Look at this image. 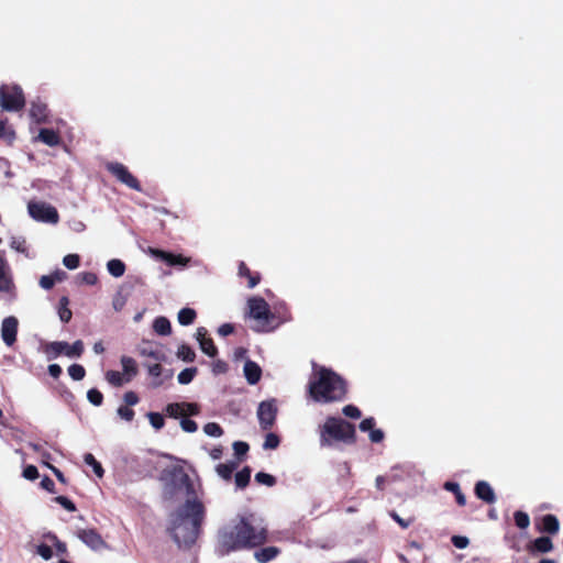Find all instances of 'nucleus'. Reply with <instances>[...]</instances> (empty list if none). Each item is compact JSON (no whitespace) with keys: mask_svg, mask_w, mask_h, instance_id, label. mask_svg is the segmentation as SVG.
Wrapping results in <instances>:
<instances>
[{"mask_svg":"<svg viewBox=\"0 0 563 563\" xmlns=\"http://www.w3.org/2000/svg\"><path fill=\"white\" fill-rule=\"evenodd\" d=\"M206 508L201 500L190 499L170 512L167 531L180 549H190L201 533Z\"/></svg>","mask_w":563,"mask_h":563,"instance_id":"1","label":"nucleus"},{"mask_svg":"<svg viewBox=\"0 0 563 563\" xmlns=\"http://www.w3.org/2000/svg\"><path fill=\"white\" fill-rule=\"evenodd\" d=\"M267 539L266 527L254 523L247 517H242L232 528L221 532L218 552L220 555H227L234 551L257 548L263 545Z\"/></svg>","mask_w":563,"mask_h":563,"instance_id":"2","label":"nucleus"},{"mask_svg":"<svg viewBox=\"0 0 563 563\" xmlns=\"http://www.w3.org/2000/svg\"><path fill=\"white\" fill-rule=\"evenodd\" d=\"M308 393L317 402H338L345 399L347 384L331 368L320 367L308 384Z\"/></svg>","mask_w":563,"mask_h":563,"instance_id":"3","label":"nucleus"},{"mask_svg":"<svg viewBox=\"0 0 563 563\" xmlns=\"http://www.w3.org/2000/svg\"><path fill=\"white\" fill-rule=\"evenodd\" d=\"M335 442L356 443L355 426L339 417H328L320 427V445L332 446Z\"/></svg>","mask_w":563,"mask_h":563,"instance_id":"4","label":"nucleus"},{"mask_svg":"<svg viewBox=\"0 0 563 563\" xmlns=\"http://www.w3.org/2000/svg\"><path fill=\"white\" fill-rule=\"evenodd\" d=\"M249 317L254 320L252 330L255 332H268L275 329V314L271 311L268 303L262 297H252L247 300Z\"/></svg>","mask_w":563,"mask_h":563,"instance_id":"5","label":"nucleus"},{"mask_svg":"<svg viewBox=\"0 0 563 563\" xmlns=\"http://www.w3.org/2000/svg\"><path fill=\"white\" fill-rule=\"evenodd\" d=\"M23 89L16 84L0 85V108L5 112H19L25 107Z\"/></svg>","mask_w":563,"mask_h":563,"instance_id":"6","label":"nucleus"},{"mask_svg":"<svg viewBox=\"0 0 563 563\" xmlns=\"http://www.w3.org/2000/svg\"><path fill=\"white\" fill-rule=\"evenodd\" d=\"M107 170L115 177V179L129 188L141 191L142 187L137 178L132 175L129 168L119 162H111L106 165Z\"/></svg>","mask_w":563,"mask_h":563,"instance_id":"7","label":"nucleus"},{"mask_svg":"<svg viewBox=\"0 0 563 563\" xmlns=\"http://www.w3.org/2000/svg\"><path fill=\"white\" fill-rule=\"evenodd\" d=\"M27 211L36 221L55 224L59 220L56 208L46 202L30 201L27 205Z\"/></svg>","mask_w":563,"mask_h":563,"instance_id":"8","label":"nucleus"},{"mask_svg":"<svg viewBox=\"0 0 563 563\" xmlns=\"http://www.w3.org/2000/svg\"><path fill=\"white\" fill-rule=\"evenodd\" d=\"M170 482L176 489L185 490L187 500L199 499L196 494L195 485L190 476L183 467H175L170 471Z\"/></svg>","mask_w":563,"mask_h":563,"instance_id":"9","label":"nucleus"},{"mask_svg":"<svg viewBox=\"0 0 563 563\" xmlns=\"http://www.w3.org/2000/svg\"><path fill=\"white\" fill-rule=\"evenodd\" d=\"M0 292L7 294L8 299L13 301L18 294L13 282L10 266L7 260L0 254Z\"/></svg>","mask_w":563,"mask_h":563,"instance_id":"10","label":"nucleus"},{"mask_svg":"<svg viewBox=\"0 0 563 563\" xmlns=\"http://www.w3.org/2000/svg\"><path fill=\"white\" fill-rule=\"evenodd\" d=\"M276 416L277 407L274 400H265L260 404L257 409V418L262 430H271L275 424Z\"/></svg>","mask_w":563,"mask_h":563,"instance_id":"11","label":"nucleus"},{"mask_svg":"<svg viewBox=\"0 0 563 563\" xmlns=\"http://www.w3.org/2000/svg\"><path fill=\"white\" fill-rule=\"evenodd\" d=\"M165 412L168 417L177 419L180 417L197 416L200 412V408L194 402H173L166 406Z\"/></svg>","mask_w":563,"mask_h":563,"instance_id":"12","label":"nucleus"},{"mask_svg":"<svg viewBox=\"0 0 563 563\" xmlns=\"http://www.w3.org/2000/svg\"><path fill=\"white\" fill-rule=\"evenodd\" d=\"M536 529L539 532L554 536L560 530V521L556 516L548 514L536 518Z\"/></svg>","mask_w":563,"mask_h":563,"instance_id":"13","label":"nucleus"},{"mask_svg":"<svg viewBox=\"0 0 563 563\" xmlns=\"http://www.w3.org/2000/svg\"><path fill=\"white\" fill-rule=\"evenodd\" d=\"M18 325H19L18 319L15 317H12V316L11 317H7L2 321L1 336H2L3 342L8 346L13 345L15 343V341H16Z\"/></svg>","mask_w":563,"mask_h":563,"instance_id":"14","label":"nucleus"},{"mask_svg":"<svg viewBox=\"0 0 563 563\" xmlns=\"http://www.w3.org/2000/svg\"><path fill=\"white\" fill-rule=\"evenodd\" d=\"M78 538L88 547L98 550L104 545V541L96 529H81L77 532Z\"/></svg>","mask_w":563,"mask_h":563,"instance_id":"15","label":"nucleus"},{"mask_svg":"<svg viewBox=\"0 0 563 563\" xmlns=\"http://www.w3.org/2000/svg\"><path fill=\"white\" fill-rule=\"evenodd\" d=\"M475 496L484 503L492 505L496 501V494L486 481H478L474 487Z\"/></svg>","mask_w":563,"mask_h":563,"instance_id":"16","label":"nucleus"},{"mask_svg":"<svg viewBox=\"0 0 563 563\" xmlns=\"http://www.w3.org/2000/svg\"><path fill=\"white\" fill-rule=\"evenodd\" d=\"M243 373L245 379L250 385H255L260 382L262 377V368L261 366L251 360H246L243 367Z\"/></svg>","mask_w":563,"mask_h":563,"instance_id":"17","label":"nucleus"},{"mask_svg":"<svg viewBox=\"0 0 563 563\" xmlns=\"http://www.w3.org/2000/svg\"><path fill=\"white\" fill-rule=\"evenodd\" d=\"M30 117L38 124L48 121V109L46 103L42 101H33L30 107Z\"/></svg>","mask_w":563,"mask_h":563,"instance_id":"18","label":"nucleus"},{"mask_svg":"<svg viewBox=\"0 0 563 563\" xmlns=\"http://www.w3.org/2000/svg\"><path fill=\"white\" fill-rule=\"evenodd\" d=\"M154 254L170 266H186L189 262V258L183 256L181 254H173L162 250H156Z\"/></svg>","mask_w":563,"mask_h":563,"instance_id":"19","label":"nucleus"},{"mask_svg":"<svg viewBox=\"0 0 563 563\" xmlns=\"http://www.w3.org/2000/svg\"><path fill=\"white\" fill-rule=\"evenodd\" d=\"M238 274L240 277L247 278L249 288H254L261 282V274L257 272H252L244 262L239 263Z\"/></svg>","mask_w":563,"mask_h":563,"instance_id":"20","label":"nucleus"},{"mask_svg":"<svg viewBox=\"0 0 563 563\" xmlns=\"http://www.w3.org/2000/svg\"><path fill=\"white\" fill-rule=\"evenodd\" d=\"M280 554V549L274 545L262 548L254 552V558L258 563H268Z\"/></svg>","mask_w":563,"mask_h":563,"instance_id":"21","label":"nucleus"},{"mask_svg":"<svg viewBox=\"0 0 563 563\" xmlns=\"http://www.w3.org/2000/svg\"><path fill=\"white\" fill-rule=\"evenodd\" d=\"M552 549H553L552 540L545 536L534 539L531 542V545L529 547V550L531 552H538V553H548V552L552 551Z\"/></svg>","mask_w":563,"mask_h":563,"instance_id":"22","label":"nucleus"},{"mask_svg":"<svg viewBox=\"0 0 563 563\" xmlns=\"http://www.w3.org/2000/svg\"><path fill=\"white\" fill-rule=\"evenodd\" d=\"M37 139L48 146H56L60 143L59 134L53 129H41Z\"/></svg>","mask_w":563,"mask_h":563,"instance_id":"23","label":"nucleus"},{"mask_svg":"<svg viewBox=\"0 0 563 563\" xmlns=\"http://www.w3.org/2000/svg\"><path fill=\"white\" fill-rule=\"evenodd\" d=\"M66 347H68V343L64 341H55L48 343L44 351L47 354L48 360L56 358L60 354H65Z\"/></svg>","mask_w":563,"mask_h":563,"instance_id":"24","label":"nucleus"},{"mask_svg":"<svg viewBox=\"0 0 563 563\" xmlns=\"http://www.w3.org/2000/svg\"><path fill=\"white\" fill-rule=\"evenodd\" d=\"M443 488L455 496V500L459 506L463 507L466 505V497L462 493L459 483L448 481L443 484Z\"/></svg>","mask_w":563,"mask_h":563,"instance_id":"25","label":"nucleus"},{"mask_svg":"<svg viewBox=\"0 0 563 563\" xmlns=\"http://www.w3.org/2000/svg\"><path fill=\"white\" fill-rule=\"evenodd\" d=\"M238 465L239 462L220 463L217 465L216 471L224 481H231L233 472L238 468Z\"/></svg>","mask_w":563,"mask_h":563,"instance_id":"26","label":"nucleus"},{"mask_svg":"<svg viewBox=\"0 0 563 563\" xmlns=\"http://www.w3.org/2000/svg\"><path fill=\"white\" fill-rule=\"evenodd\" d=\"M121 365L123 368V374H125L128 377L125 378V382H129L131 377L135 376L137 374V365L134 358L130 356H122L121 357Z\"/></svg>","mask_w":563,"mask_h":563,"instance_id":"27","label":"nucleus"},{"mask_svg":"<svg viewBox=\"0 0 563 563\" xmlns=\"http://www.w3.org/2000/svg\"><path fill=\"white\" fill-rule=\"evenodd\" d=\"M153 330L159 335H168L172 332V325L166 317H157L153 322Z\"/></svg>","mask_w":563,"mask_h":563,"instance_id":"28","label":"nucleus"},{"mask_svg":"<svg viewBox=\"0 0 563 563\" xmlns=\"http://www.w3.org/2000/svg\"><path fill=\"white\" fill-rule=\"evenodd\" d=\"M107 268L109 274L113 277H121L124 275L126 267L121 260L113 258L107 263Z\"/></svg>","mask_w":563,"mask_h":563,"instance_id":"29","label":"nucleus"},{"mask_svg":"<svg viewBox=\"0 0 563 563\" xmlns=\"http://www.w3.org/2000/svg\"><path fill=\"white\" fill-rule=\"evenodd\" d=\"M69 299L63 296L59 299L58 316L62 322L67 323L73 317L71 310L68 308Z\"/></svg>","mask_w":563,"mask_h":563,"instance_id":"30","label":"nucleus"},{"mask_svg":"<svg viewBox=\"0 0 563 563\" xmlns=\"http://www.w3.org/2000/svg\"><path fill=\"white\" fill-rule=\"evenodd\" d=\"M251 479V468L250 466H245L240 472H238L234 476L235 485L240 489H244Z\"/></svg>","mask_w":563,"mask_h":563,"instance_id":"31","label":"nucleus"},{"mask_svg":"<svg viewBox=\"0 0 563 563\" xmlns=\"http://www.w3.org/2000/svg\"><path fill=\"white\" fill-rule=\"evenodd\" d=\"M197 317L196 311L192 308H183L178 312V322L181 325H189L195 322V319Z\"/></svg>","mask_w":563,"mask_h":563,"instance_id":"32","label":"nucleus"},{"mask_svg":"<svg viewBox=\"0 0 563 563\" xmlns=\"http://www.w3.org/2000/svg\"><path fill=\"white\" fill-rule=\"evenodd\" d=\"M140 354L142 356L152 357V358H154L157 362H161V361L165 360L164 353L162 351L157 350V349H154L152 346V344H146V345L140 347Z\"/></svg>","mask_w":563,"mask_h":563,"instance_id":"33","label":"nucleus"},{"mask_svg":"<svg viewBox=\"0 0 563 563\" xmlns=\"http://www.w3.org/2000/svg\"><path fill=\"white\" fill-rule=\"evenodd\" d=\"M10 247L19 253L24 254L26 257H31L29 246L24 238H12L10 241Z\"/></svg>","mask_w":563,"mask_h":563,"instance_id":"34","label":"nucleus"},{"mask_svg":"<svg viewBox=\"0 0 563 563\" xmlns=\"http://www.w3.org/2000/svg\"><path fill=\"white\" fill-rule=\"evenodd\" d=\"M84 461L87 465L91 466L95 474L101 478L104 474V470L102 465L95 459V456L91 453H86L84 455Z\"/></svg>","mask_w":563,"mask_h":563,"instance_id":"35","label":"nucleus"},{"mask_svg":"<svg viewBox=\"0 0 563 563\" xmlns=\"http://www.w3.org/2000/svg\"><path fill=\"white\" fill-rule=\"evenodd\" d=\"M177 356L179 358H181L184 362H188V363H191L195 361L196 358V353L195 351L187 344H181L179 347H178V351H177Z\"/></svg>","mask_w":563,"mask_h":563,"instance_id":"36","label":"nucleus"},{"mask_svg":"<svg viewBox=\"0 0 563 563\" xmlns=\"http://www.w3.org/2000/svg\"><path fill=\"white\" fill-rule=\"evenodd\" d=\"M514 520L515 525L521 530H525L530 526V517L527 512L522 510L515 511Z\"/></svg>","mask_w":563,"mask_h":563,"instance_id":"37","label":"nucleus"},{"mask_svg":"<svg viewBox=\"0 0 563 563\" xmlns=\"http://www.w3.org/2000/svg\"><path fill=\"white\" fill-rule=\"evenodd\" d=\"M84 353V343L81 340L75 341L73 344H68L66 347L65 355L68 357H79Z\"/></svg>","mask_w":563,"mask_h":563,"instance_id":"38","label":"nucleus"},{"mask_svg":"<svg viewBox=\"0 0 563 563\" xmlns=\"http://www.w3.org/2000/svg\"><path fill=\"white\" fill-rule=\"evenodd\" d=\"M200 349L201 351L207 354L208 356L210 357H216L217 354H218V349L217 346L214 345V342L211 338L209 339H203V341H201L200 343Z\"/></svg>","mask_w":563,"mask_h":563,"instance_id":"39","label":"nucleus"},{"mask_svg":"<svg viewBox=\"0 0 563 563\" xmlns=\"http://www.w3.org/2000/svg\"><path fill=\"white\" fill-rule=\"evenodd\" d=\"M197 372H198V369L196 367H189V368L183 369L178 374V377H177L179 384L187 385V384L191 383L192 379L195 378Z\"/></svg>","mask_w":563,"mask_h":563,"instance_id":"40","label":"nucleus"},{"mask_svg":"<svg viewBox=\"0 0 563 563\" xmlns=\"http://www.w3.org/2000/svg\"><path fill=\"white\" fill-rule=\"evenodd\" d=\"M233 450H234V454H235L236 459L239 460V462H241V461H243V457L249 452L250 446L244 441H235L233 443Z\"/></svg>","mask_w":563,"mask_h":563,"instance_id":"41","label":"nucleus"},{"mask_svg":"<svg viewBox=\"0 0 563 563\" xmlns=\"http://www.w3.org/2000/svg\"><path fill=\"white\" fill-rule=\"evenodd\" d=\"M68 374L74 380H81L86 375V369L80 364H73L68 367Z\"/></svg>","mask_w":563,"mask_h":563,"instance_id":"42","label":"nucleus"},{"mask_svg":"<svg viewBox=\"0 0 563 563\" xmlns=\"http://www.w3.org/2000/svg\"><path fill=\"white\" fill-rule=\"evenodd\" d=\"M106 378L113 386H122L125 382L123 374L118 371H108L106 373Z\"/></svg>","mask_w":563,"mask_h":563,"instance_id":"43","label":"nucleus"},{"mask_svg":"<svg viewBox=\"0 0 563 563\" xmlns=\"http://www.w3.org/2000/svg\"><path fill=\"white\" fill-rule=\"evenodd\" d=\"M255 481H256V483H258L261 485H266L268 487H272L276 484V478L273 475L264 473V472H258L255 475Z\"/></svg>","mask_w":563,"mask_h":563,"instance_id":"44","label":"nucleus"},{"mask_svg":"<svg viewBox=\"0 0 563 563\" xmlns=\"http://www.w3.org/2000/svg\"><path fill=\"white\" fill-rule=\"evenodd\" d=\"M389 516L402 528L407 529L415 522V517L401 518L395 510L389 511Z\"/></svg>","mask_w":563,"mask_h":563,"instance_id":"45","label":"nucleus"},{"mask_svg":"<svg viewBox=\"0 0 563 563\" xmlns=\"http://www.w3.org/2000/svg\"><path fill=\"white\" fill-rule=\"evenodd\" d=\"M147 418L155 430H161L165 424L163 415L158 412H148Z\"/></svg>","mask_w":563,"mask_h":563,"instance_id":"46","label":"nucleus"},{"mask_svg":"<svg viewBox=\"0 0 563 563\" xmlns=\"http://www.w3.org/2000/svg\"><path fill=\"white\" fill-rule=\"evenodd\" d=\"M279 443H280L279 437L275 433L269 432L265 437L263 448L266 450H275L278 448Z\"/></svg>","mask_w":563,"mask_h":563,"instance_id":"47","label":"nucleus"},{"mask_svg":"<svg viewBox=\"0 0 563 563\" xmlns=\"http://www.w3.org/2000/svg\"><path fill=\"white\" fill-rule=\"evenodd\" d=\"M87 398L93 406H101L103 402V395L97 388L89 389L87 393Z\"/></svg>","mask_w":563,"mask_h":563,"instance_id":"48","label":"nucleus"},{"mask_svg":"<svg viewBox=\"0 0 563 563\" xmlns=\"http://www.w3.org/2000/svg\"><path fill=\"white\" fill-rule=\"evenodd\" d=\"M53 501L60 505L67 511L74 512L77 510L76 505L65 496H56L53 498Z\"/></svg>","mask_w":563,"mask_h":563,"instance_id":"49","label":"nucleus"},{"mask_svg":"<svg viewBox=\"0 0 563 563\" xmlns=\"http://www.w3.org/2000/svg\"><path fill=\"white\" fill-rule=\"evenodd\" d=\"M63 264L68 269H76L80 264V257L78 254H68V255L64 256Z\"/></svg>","mask_w":563,"mask_h":563,"instance_id":"50","label":"nucleus"},{"mask_svg":"<svg viewBox=\"0 0 563 563\" xmlns=\"http://www.w3.org/2000/svg\"><path fill=\"white\" fill-rule=\"evenodd\" d=\"M203 431L211 437H221L223 434V429L216 422L205 424Z\"/></svg>","mask_w":563,"mask_h":563,"instance_id":"51","label":"nucleus"},{"mask_svg":"<svg viewBox=\"0 0 563 563\" xmlns=\"http://www.w3.org/2000/svg\"><path fill=\"white\" fill-rule=\"evenodd\" d=\"M342 412L344 416L352 418V419H358L362 416L361 410L354 405L344 406L342 409Z\"/></svg>","mask_w":563,"mask_h":563,"instance_id":"52","label":"nucleus"},{"mask_svg":"<svg viewBox=\"0 0 563 563\" xmlns=\"http://www.w3.org/2000/svg\"><path fill=\"white\" fill-rule=\"evenodd\" d=\"M118 415L120 416V418H122L123 420L130 422L134 419V416H135V412L133 409H131L130 407L128 406H120L118 408Z\"/></svg>","mask_w":563,"mask_h":563,"instance_id":"53","label":"nucleus"},{"mask_svg":"<svg viewBox=\"0 0 563 563\" xmlns=\"http://www.w3.org/2000/svg\"><path fill=\"white\" fill-rule=\"evenodd\" d=\"M180 427L184 431L189 432V433L196 432L198 429L197 422L187 417H184L180 420Z\"/></svg>","mask_w":563,"mask_h":563,"instance_id":"54","label":"nucleus"},{"mask_svg":"<svg viewBox=\"0 0 563 563\" xmlns=\"http://www.w3.org/2000/svg\"><path fill=\"white\" fill-rule=\"evenodd\" d=\"M228 369V363L222 360H217L212 363V372L214 375L225 374Z\"/></svg>","mask_w":563,"mask_h":563,"instance_id":"55","label":"nucleus"},{"mask_svg":"<svg viewBox=\"0 0 563 563\" xmlns=\"http://www.w3.org/2000/svg\"><path fill=\"white\" fill-rule=\"evenodd\" d=\"M123 400L125 402L124 406L132 407V406H135L136 404H139L140 397L135 391L130 390L124 394Z\"/></svg>","mask_w":563,"mask_h":563,"instance_id":"56","label":"nucleus"},{"mask_svg":"<svg viewBox=\"0 0 563 563\" xmlns=\"http://www.w3.org/2000/svg\"><path fill=\"white\" fill-rule=\"evenodd\" d=\"M451 542L453 543V545L457 549H465L468 547L470 544V540L467 537H464V536H453L451 538Z\"/></svg>","mask_w":563,"mask_h":563,"instance_id":"57","label":"nucleus"},{"mask_svg":"<svg viewBox=\"0 0 563 563\" xmlns=\"http://www.w3.org/2000/svg\"><path fill=\"white\" fill-rule=\"evenodd\" d=\"M36 552L44 560H49L53 556L52 548L49 545L45 544V543L38 544Z\"/></svg>","mask_w":563,"mask_h":563,"instance_id":"58","label":"nucleus"},{"mask_svg":"<svg viewBox=\"0 0 563 563\" xmlns=\"http://www.w3.org/2000/svg\"><path fill=\"white\" fill-rule=\"evenodd\" d=\"M23 477L29 481H35L38 477V471L34 465H27L23 470Z\"/></svg>","mask_w":563,"mask_h":563,"instance_id":"59","label":"nucleus"},{"mask_svg":"<svg viewBox=\"0 0 563 563\" xmlns=\"http://www.w3.org/2000/svg\"><path fill=\"white\" fill-rule=\"evenodd\" d=\"M14 136V131L7 128L5 121L0 120V139L13 140Z\"/></svg>","mask_w":563,"mask_h":563,"instance_id":"60","label":"nucleus"},{"mask_svg":"<svg viewBox=\"0 0 563 563\" xmlns=\"http://www.w3.org/2000/svg\"><path fill=\"white\" fill-rule=\"evenodd\" d=\"M40 286L45 290L52 289L55 286L53 276L52 275H43L40 278Z\"/></svg>","mask_w":563,"mask_h":563,"instance_id":"61","label":"nucleus"},{"mask_svg":"<svg viewBox=\"0 0 563 563\" xmlns=\"http://www.w3.org/2000/svg\"><path fill=\"white\" fill-rule=\"evenodd\" d=\"M375 423V419L373 417H368L361 421L358 428L363 432L371 431L374 429Z\"/></svg>","mask_w":563,"mask_h":563,"instance_id":"62","label":"nucleus"},{"mask_svg":"<svg viewBox=\"0 0 563 563\" xmlns=\"http://www.w3.org/2000/svg\"><path fill=\"white\" fill-rule=\"evenodd\" d=\"M41 487L48 493H55V483L48 476H44L40 483Z\"/></svg>","mask_w":563,"mask_h":563,"instance_id":"63","label":"nucleus"},{"mask_svg":"<svg viewBox=\"0 0 563 563\" xmlns=\"http://www.w3.org/2000/svg\"><path fill=\"white\" fill-rule=\"evenodd\" d=\"M384 437H385V434H384L383 430H380V429L374 428L369 431V440L374 443L382 442L384 440Z\"/></svg>","mask_w":563,"mask_h":563,"instance_id":"64","label":"nucleus"}]
</instances>
